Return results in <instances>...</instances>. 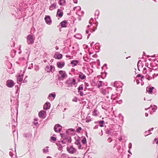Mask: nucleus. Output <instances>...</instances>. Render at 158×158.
Returning a JSON list of instances; mask_svg holds the SVG:
<instances>
[{
  "label": "nucleus",
  "instance_id": "19",
  "mask_svg": "<svg viewBox=\"0 0 158 158\" xmlns=\"http://www.w3.org/2000/svg\"><path fill=\"white\" fill-rule=\"evenodd\" d=\"M67 23L66 21H63L60 23L61 26L62 27H66V24Z\"/></svg>",
  "mask_w": 158,
  "mask_h": 158
},
{
  "label": "nucleus",
  "instance_id": "17",
  "mask_svg": "<svg viewBox=\"0 0 158 158\" xmlns=\"http://www.w3.org/2000/svg\"><path fill=\"white\" fill-rule=\"evenodd\" d=\"M79 61L78 60H74L72 61L71 62V64H73V67H74L77 65V64L79 63Z\"/></svg>",
  "mask_w": 158,
  "mask_h": 158
},
{
  "label": "nucleus",
  "instance_id": "37",
  "mask_svg": "<svg viewBox=\"0 0 158 158\" xmlns=\"http://www.w3.org/2000/svg\"><path fill=\"white\" fill-rule=\"evenodd\" d=\"M98 82H99V83L98 84L97 87L98 88H99L101 87L102 86V81H98Z\"/></svg>",
  "mask_w": 158,
  "mask_h": 158
},
{
  "label": "nucleus",
  "instance_id": "7",
  "mask_svg": "<svg viewBox=\"0 0 158 158\" xmlns=\"http://www.w3.org/2000/svg\"><path fill=\"white\" fill-rule=\"evenodd\" d=\"M6 85L8 87L12 88L14 85V82L11 80H8L6 82Z\"/></svg>",
  "mask_w": 158,
  "mask_h": 158
},
{
  "label": "nucleus",
  "instance_id": "42",
  "mask_svg": "<svg viewBox=\"0 0 158 158\" xmlns=\"http://www.w3.org/2000/svg\"><path fill=\"white\" fill-rule=\"evenodd\" d=\"M99 11L98 10H96L95 12V15H97V17H98V15H99ZM98 18V17H97V18Z\"/></svg>",
  "mask_w": 158,
  "mask_h": 158
},
{
  "label": "nucleus",
  "instance_id": "58",
  "mask_svg": "<svg viewBox=\"0 0 158 158\" xmlns=\"http://www.w3.org/2000/svg\"><path fill=\"white\" fill-rule=\"evenodd\" d=\"M19 59L20 60H25V58L24 57H22L20 58Z\"/></svg>",
  "mask_w": 158,
  "mask_h": 158
},
{
  "label": "nucleus",
  "instance_id": "56",
  "mask_svg": "<svg viewBox=\"0 0 158 158\" xmlns=\"http://www.w3.org/2000/svg\"><path fill=\"white\" fill-rule=\"evenodd\" d=\"M112 140L111 138H109L108 139V141L110 143L112 141Z\"/></svg>",
  "mask_w": 158,
  "mask_h": 158
},
{
  "label": "nucleus",
  "instance_id": "59",
  "mask_svg": "<svg viewBox=\"0 0 158 158\" xmlns=\"http://www.w3.org/2000/svg\"><path fill=\"white\" fill-rule=\"evenodd\" d=\"M140 62H141V60H139L138 63V64H137L138 67V69H139V63Z\"/></svg>",
  "mask_w": 158,
  "mask_h": 158
},
{
  "label": "nucleus",
  "instance_id": "14",
  "mask_svg": "<svg viewBox=\"0 0 158 158\" xmlns=\"http://www.w3.org/2000/svg\"><path fill=\"white\" fill-rule=\"evenodd\" d=\"M57 66L58 68H62L64 66V62H58L57 63Z\"/></svg>",
  "mask_w": 158,
  "mask_h": 158
},
{
  "label": "nucleus",
  "instance_id": "36",
  "mask_svg": "<svg viewBox=\"0 0 158 158\" xmlns=\"http://www.w3.org/2000/svg\"><path fill=\"white\" fill-rule=\"evenodd\" d=\"M25 137L28 138L30 135V133H25L23 135Z\"/></svg>",
  "mask_w": 158,
  "mask_h": 158
},
{
  "label": "nucleus",
  "instance_id": "55",
  "mask_svg": "<svg viewBox=\"0 0 158 158\" xmlns=\"http://www.w3.org/2000/svg\"><path fill=\"white\" fill-rule=\"evenodd\" d=\"M79 93L80 95L81 96H83V92H82V91H80Z\"/></svg>",
  "mask_w": 158,
  "mask_h": 158
},
{
  "label": "nucleus",
  "instance_id": "16",
  "mask_svg": "<svg viewBox=\"0 0 158 158\" xmlns=\"http://www.w3.org/2000/svg\"><path fill=\"white\" fill-rule=\"evenodd\" d=\"M23 76L19 75V76L17 77V82L19 83V82H21L23 80Z\"/></svg>",
  "mask_w": 158,
  "mask_h": 158
},
{
  "label": "nucleus",
  "instance_id": "18",
  "mask_svg": "<svg viewBox=\"0 0 158 158\" xmlns=\"http://www.w3.org/2000/svg\"><path fill=\"white\" fill-rule=\"evenodd\" d=\"M56 3H54L50 6L49 7V9L51 10H53V9L56 8Z\"/></svg>",
  "mask_w": 158,
  "mask_h": 158
},
{
  "label": "nucleus",
  "instance_id": "57",
  "mask_svg": "<svg viewBox=\"0 0 158 158\" xmlns=\"http://www.w3.org/2000/svg\"><path fill=\"white\" fill-rule=\"evenodd\" d=\"M143 73L144 74H147V70H143Z\"/></svg>",
  "mask_w": 158,
  "mask_h": 158
},
{
  "label": "nucleus",
  "instance_id": "27",
  "mask_svg": "<svg viewBox=\"0 0 158 158\" xmlns=\"http://www.w3.org/2000/svg\"><path fill=\"white\" fill-rule=\"evenodd\" d=\"M104 122L103 120L98 121V123L100 124L99 126L101 127H103V124Z\"/></svg>",
  "mask_w": 158,
  "mask_h": 158
},
{
  "label": "nucleus",
  "instance_id": "13",
  "mask_svg": "<svg viewBox=\"0 0 158 158\" xmlns=\"http://www.w3.org/2000/svg\"><path fill=\"white\" fill-rule=\"evenodd\" d=\"M63 15V11L60 9H58L57 10L56 15L58 16L60 18H61L62 17Z\"/></svg>",
  "mask_w": 158,
  "mask_h": 158
},
{
  "label": "nucleus",
  "instance_id": "61",
  "mask_svg": "<svg viewBox=\"0 0 158 158\" xmlns=\"http://www.w3.org/2000/svg\"><path fill=\"white\" fill-rule=\"evenodd\" d=\"M69 131H70L72 132H73L74 131V129L73 128H70L69 129Z\"/></svg>",
  "mask_w": 158,
  "mask_h": 158
},
{
  "label": "nucleus",
  "instance_id": "44",
  "mask_svg": "<svg viewBox=\"0 0 158 158\" xmlns=\"http://www.w3.org/2000/svg\"><path fill=\"white\" fill-rule=\"evenodd\" d=\"M51 139L54 142L56 141V138L53 136L51 137Z\"/></svg>",
  "mask_w": 158,
  "mask_h": 158
},
{
  "label": "nucleus",
  "instance_id": "24",
  "mask_svg": "<svg viewBox=\"0 0 158 158\" xmlns=\"http://www.w3.org/2000/svg\"><path fill=\"white\" fill-rule=\"evenodd\" d=\"M58 142L59 143H56V145L57 146L59 147V150L60 151H63L62 150V146L61 145L60 143V142H61L60 141H58Z\"/></svg>",
  "mask_w": 158,
  "mask_h": 158
},
{
  "label": "nucleus",
  "instance_id": "62",
  "mask_svg": "<svg viewBox=\"0 0 158 158\" xmlns=\"http://www.w3.org/2000/svg\"><path fill=\"white\" fill-rule=\"evenodd\" d=\"M148 65L149 64L148 63H147L145 64V66L147 67L148 68H149V67H148Z\"/></svg>",
  "mask_w": 158,
  "mask_h": 158
},
{
  "label": "nucleus",
  "instance_id": "21",
  "mask_svg": "<svg viewBox=\"0 0 158 158\" xmlns=\"http://www.w3.org/2000/svg\"><path fill=\"white\" fill-rule=\"evenodd\" d=\"M16 51L15 50H12L10 52V56L12 58H14L15 55Z\"/></svg>",
  "mask_w": 158,
  "mask_h": 158
},
{
  "label": "nucleus",
  "instance_id": "23",
  "mask_svg": "<svg viewBox=\"0 0 158 158\" xmlns=\"http://www.w3.org/2000/svg\"><path fill=\"white\" fill-rule=\"evenodd\" d=\"M74 37L78 39H81L82 38V35L80 34H76L74 35Z\"/></svg>",
  "mask_w": 158,
  "mask_h": 158
},
{
  "label": "nucleus",
  "instance_id": "3",
  "mask_svg": "<svg viewBox=\"0 0 158 158\" xmlns=\"http://www.w3.org/2000/svg\"><path fill=\"white\" fill-rule=\"evenodd\" d=\"M65 83L68 85V87H73L75 85L76 83V81L75 79L73 78L72 80H71L70 78H69L65 82Z\"/></svg>",
  "mask_w": 158,
  "mask_h": 158
},
{
  "label": "nucleus",
  "instance_id": "41",
  "mask_svg": "<svg viewBox=\"0 0 158 158\" xmlns=\"http://www.w3.org/2000/svg\"><path fill=\"white\" fill-rule=\"evenodd\" d=\"M155 142H156V144H158V138H155L154 139L153 141V143H154Z\"/></svg>",
  "mask_w": 158,
  "mask_h": 158
},
{
  "label": "nucleus",
  "instance_id": "4",
  "mask_svg": "<svg viewBox=\"0 0 158 158\" xmlns=\"http://www.w3.org/2000/svg\"><path fill=\"white\" fill-rule=\"evenodd\" d=\"M59 73L61 75L60 76H58V78L59 81L63 80L65 77H67V75L65 71L62 70H60L59 71Z\"/></svg>",
  "mask_w": 158,
  "mask_h": 158
},
{
  "label": "nucleus",
  "instance_id": "49",
  "mask_svg": "<svg viewBox=\"0 0 158 158\" xmlns=\"http://www.w3.org/2000/svg\"><path fill=\"white\" fill-rule=\"evenodd\" d=\"M89 117H87L86 118V121H85V122L86 123H89V122H90L91 120L90 119H89Z\"/></svg>",
  "mask_w": 158,
  "mask_h": 158
},
{
  "label": "nucleus",
  "instance_id": "64",
  "mask_svg": "<svg viewBox=\"0 0 158 158\" xmlns=\"http://www.w3.org/2000/svg\"><path fill=\"white\" fill-rule=\"evenodd\" d=\"M9 154L10 156H12L13 155V153L11 152H10Z\"/></svg>",
  "mask_w": 158,
  "mask_h": 158
},
{
  "label": "nucleus",
  "instance_id": "39",
  "mask_svg": "<svg viewBox=\"0 0 158 158\" xmlns=\"http://www.w3.org/2000/svg\"><path fill=\"white\" fill-rule=\"evenodd\" d=\"M67 157H68V155L64 153L62 154L61 156V157L62 158H66Z\"/></svg>",
  "mask_w": 158,
  "mask_h": 158
},
{
  "label": "nucleus",
  "instance_id": "40",
  "mask_svg": "<svg viewBox=\"0 0 158 158\" xmlns=\"http://www.w3.org/2000/svg\"><path fill=\"white\" fill-rule=\"evenodd\" d=\"M117 97L115 96V95L114 94H112L111 96V99L115 100L117 98Z\"/></svg>",
  "mask_w": 158,
  "mask_h": 158
},
{
  "label": "nucleus",
  "instance_id": "25",
  "mask_svg": "<svg viewBox=\"0 0 158 158\" xmlns=\"http://www.w3.org/2000/svg\"><path fill=\"white\" fill-rule=\"evenodd\" d=\"M150 131L151 130H149L148 131H145L144 133V135L145 136H146L149 135L151 134L152 133H151Z\"/></svg>",
  "mask_w": 158,
  "mask_h": 158
},
{
  "label": "nucleus",
  "instance_id": "15",
  "mask_svg": "<svg viewBox=\"0 0 158 158\" xmlns=\"http://www.w3.org/2000/svg\"><path fill=\"white\" fill-rule=\"evenodd\" d=\"M154 89L153 87H147V91L148 93L151 94L152 93L153 90Z\"/></svg>",
  "mask_w": 158,
  "mask_h": 158
},
{
  "label": "nucleus",
  "instance_id": "31",
  "mask_svg": "<svg viewBox=\"0 0 158 158\" xmlns=\"http://www.w3.org/2000/svg\"><path fill=\"white\" fill-rule=\"evenodd\" d=\"M119 85V83L117 81H115L114 83V86L117 88H118Z\"/></svg>",
  "mask_w": 158,
  "mask_h": 158
},
{
  "label": "nucleus",
  "instance_id": "48",
  "mask_svg": "<svg viewBox=\"0 0 158 158\" xmlns=\"http://www.w3.org/2000/svg\"><path fill=\"white\" fill-rule=\"evenodd\" d=\"M106 133L107 134H109L110 135L111 133V132L110 130L108 129L106 130Z\"/></svg>",
  "mask_w": 158,
  "mask_h": 158
},
{
  "label": "nucleus",
  "instance_id": "34",
  "mask_svg": "<svg viewBox=\"0 0 158 158\" xmlns=\"http://www.w3.org/2000/svg\"><path fill=\"white\" fill-rule=\"evenodd\" d=\"M48 147H46L45 148L43 149V151L44 153H47L48 151Z\"/></svg>",
  "mask_w": 158,
  "mask_h": 158
},
{
  "label": "nucleus",
  "instance_id": "5",
  "mask_svg": "<svg viewBox=\"0 0 158 158\" xmlns=\"http://www.w3.org/2000/svg\"><path fill=\"white\" fill-rule=\"evenodd\" d=\"M67 150L69 153L71 154H73L76 152V149L73 148V146H70V148L67 147Z\"/></svg>",
  "mask_w": 158,
  "mask_h": 158
},
{
  "label": "nucleus",
  "instance_id": "12",
  "mask_svg": "<svg viewBox=\"0 0 158 158\" xmlns=\"http://www.w3.org/2000/svg\"><path fill=\"white\" fill-rule=\"evenodd\" d=\"M51 106V104L49 102H46L44 105L43 108L45 110H47L49 109Z\"/></svg>",
  "mask_w": 158,
  "mask_h": 158
},
{
  "label": "nucleus",
  "instance_id": "52",
  "mask_svg": "<svg viewBox=\"0 0 158 158\" xmlns=\"http://www.w3.org/2000/svg\"><path fill=\"white\" fill-rule=\"evenodd\" d=\"M137 77H141L142 79L143 78V76H141V75L140 74H138L137 75Z\"/></svg>",
  "mask_w": 158,
  "mask_h": 158
},
{
  "label": "nucleus",
  "instance_id": "29",
  "mask_svg": "<svg viewBox=\"0 0 158 158\" xmlns=\"http://www.w3.org/2000/svg\"><path fill=\"white\" fill-rule=\"evenodd\" d=\"M152 108V110H153V112H155V110L157 109V107L156 106L154 105L153 106L151 105L150 108Z\"/></svg>",
  "mask_w": 158,
  "mask_h": 158
},
{
  "label": "nucleus",
  "instance_id": "47",
  "mask_svg": "<svg viewBox=\"0 0 158 158\" xmlns=\"http://www.w3.org/2000/svg\"><path fill=\"white\" fill-rule=\"evenodd\" d=\"M82 130V128L80 127H79L77 129V132L80 133V131Z\"/></svg>",
  "mask_w": 158,
  "mask_h": 158
},
{
  "label": "nucleus",
  "instance_id": "11",
  "mask_svg": "<svg viewBox=\"0 0 158 158\" xmlns=\"http://www.w3.org/2000/svg\"><path fill=\"white\" fill-rule=\"evenodd\" d=\"M46 113V112L44 110H41L39 113L38 115L40 118H44L45 117H44L45 114Z\"/></svg>",
  "mask_w": 158,
  "mask_h": 158
},
{
  "label": "nucleus",
  "instance_id": "20",
  "mask_svg": "<svg viewBox=\"0 0 158 158\" xmlns=\"http://www.w3.org/2000/svg\"><path fill=\"white\" fill-rule=\"evenodd\" d=\"M79 78L81 80H84L86 78V76L82 73H81L79 74Z\"/></svg>",
  "mask_w": 158,
  "mask_h": 158
},
{
  "label": "nucleus",
  "instance_id": "1",
  "mask_svg": "<svg viewBox=\"0 0 158 158\" xmlns=\"http://www.w3.org/2000/svg\"><path fill=\"white\" fill-rule=\"evenodd\" d=\"M60 135L61 138L60 141L62 144L69 143L71 142V138L70 136H67L65 133H60Z\"/></svg>",
  "mask_w": 158,
  "mask_h": 158
},
{
  "label": "nucleus",
  "instance_id": "60",
  "mask_svg": "<svg viewBox=\"0 0 158 158\" xmlns=\"http://www.w3.org/2000/svg\"><path fill=\"white\" fill-rule=\"evenodd\" d=\"M31 67L30 66V67H29L28 68V69H31L32 68H33V64L31 63Z\"/></svg>",
  "mask_w": 158,
  "mask_h": 158
},
{
  "label": "nucleus",
  "instance_id": "45",
  "mask_svg": "<svg viewBox=\"0 0 158 158\" xmlns=\"http://www.w3.org/2000/svg\"><path fill=\"white\" fill-rule=\"evenodd\" d=\"M107 74V73L105 72L102 73V76L104 77H102L103 79L105 77H106Z\"/></svg>",
  "mask_w": 158,
  "mask_h": 158
},
{
  "label": "nucleus",
  "instance_id": "30",
  "mask_svg": "<svg viewBox=\"0 0 158 158\" xmlns=\"http://www.w3.org/2000/svg\"><path fill=\"white\" fill-rule=\"evenodd\" d=\"M95 48L96 49H99L100 48V46L99 45V44L98 43H96L95 44Z\"/></svg>",
  "mask_w": 158,
  "mask_h": 158
},
{
  "label": "nucleus",
  "instance_id": "32",
  "mask_svg": "<svg viewBox=\"0 0 158 158\" xmlns=\"http://www.w3.org/2000/svg\"><path fill=\"white\" fill-rule=\"evenodd\" d=\"M59 4L60 6L63 5V4H64L65 3V0H59Z\"/></svg>",
  "mask_w": 158,
  "mask_h": 158
},
{
  "label": "nucleus",
  "instance_id": "43",
  "mask_svg": "<svg viewBox=\"0 0 158 158\" xmlns=\"http://www.w3.org/2000/svg\"><path fill=\"white\" fill-rule=\"evenodd\" d=\"M53 67H54V66H52V65L50 67L49 70V71H48V70L47 71V72H48V73H49L50 72H52V69H53Z\"/></svg>",
  "mask_w": 158,
  "mask_h": 158
},
{
  "label": "nucleus",
  "instance_id": "22",
  "mask_svg": "<svg viewBox=\"0 0 158 158\" xmlns=\"http://www.w3.org/2000/svg\"><path fill=\"white\" fill-rule=\"evenodd\" d=\"M56 96V95L55 93H51L49 94L48 98L50 99V98L52 97L54 99L55 98Z\"/></svg>",
  "mask_w": 158,
  "mask_h": 158
},
{
  "label": "nucleus",
  "instance_id": "2",
  "mask_svg": "<svg viewBox=\"0 0 158 158\" xmlns=\"http://www.w3.org/2000/svg\"><path fill=\"white\" fill-rule=\"evenodd\" d=\"M27 42L28 44H33L35 39V35H29L27 36Z\"/></svg>",
  "mask_w": 158,
  "mask_h": 158
},
{
  "label": "nucleus",
  "instance_id": "8",
  "mask_svg": "<svg viewBox=\"0 0 158 158\" xmlns=\"http://www.w3.org/2000/svg\"><path fill=\"white\" fill-rule=\"evenodd\" d=\"M44 20L47 24L49 25L51 24L52 21L50 16L46 15L44 18Z\"/></svg>",
  "mask_w": 158,
  "mask_h": 158
},
{
  "label": "nucleus",
  "instance_id": "63",
  "mask_svg": "<svg viewBox=\"0 0 158 158\" xmlns=\"http://www.w3.org/2000/svg\"><path fill=\"white\" fill-rule=\"evenodd\" d=\"M73 2L75 3H77L78 2L77 0H73Z\"/></svg>",
  "mask_w": 158,
  "mask_h": 158
},
{
  "label": "nucleus",
  "instance_id": "50",
  "mask_svg": "<svg viewBox=\"0 0 158 158\" xmlns=\"http://www.w3.org/2000/svg\"><path fill=\"white\" fill-rule=\"evenodd\" d=\"M146 79L148 80H150L152 79V77H151L149 75H148L146 77Z\"/></svg>",
  "mask_w": 158,
  "mask_h": 158
},
{
  "label": "nucleus",
  "instance_id": "35",
  "mask_svg": "<svg viewBox=\"0 0 158 158\" xmlns=\"http://www.w3.org/2000/svg\"><path fill=\"white\" fill-rule=\"evenodd\" d=\"M97 110L96 109H94L93 112V115L97 116L98 115L97 114Z\"/></svg>",
  "mask_w": 158,
  "mask_h": 158
},
{
  "label": "nucleus",
  "instance_id": "46",
  "mask_svg": "<svg viewBox=\"0 0 158 158\" xmlns=\"http://www.w3.org/2000/svg\"><path fill=\"white\" fill-rule=\"evenodd\" d=\"M73 101L77 102L78 101V98L76 97H75L72 100Z\"/></svg>",
  "mask_w": 158,
  "mask_h": 158
},
{
  "label": "nucleus",
  "instance_id": "53",
  "mask_svg": "<svg viewBox=\"0 0 158 158\" xmlns=\"http://www.w3.org/2000/svg\"><path fill=\"white\" fill-rule=\"evenodd\" d=\"M132 146V143H129V149H130L131 148Z\"/></svg>",
  "mask_w": 158,
  "mask_h": 158
},
{
  "label": "nucleus",
  "instance_id": "6",
  "mask_svg": "<svg viewBox=\"0 0 158 158\" xmlns=\"http://www.w3.org/2000/svg\"><path fill=\"white\" fill-rule=\"evenodd\" d=\"M62 127L59 124H56L54 127V131L56 132H60L62 129Z\"/></svg>",
  "mask_w": 158,
  "mask_h": 158
},
{
  "label": "nucleus",
  "instance_id": "38",
  "mask_svg": "<svg viewBox=\"0 0 158 158\" xmlns=\"http://www.w3.org/2000/svg\"><path fill=\"white\" fill-rule=\"evenodd\" d=\"M15 88H16V93H17L18 91L19 92V89L20 88V86H19L18 85H16L15 86Z\"/></svg>",
  "mask_w": 158,
  "mask_h": 158
},
{
  "label": "nucleus",
  "instance_id": "33",
  "mask_svg": "<svg viewBox=\"0 0 158 158\" xmlns=\"http://www.w3.org/2000/svg\"><path fill=\"white\" fill-rule=\"evenodd\" d=\"M34 70L35 71H37L39 70L40 68L39 65H35L34 66Z\"/></svg>",
  "mask_w": 158,
  "mask_h": 158
},
{
  "label": "nucleus",
  "instance_id": "9",
  "mask_svg": "<svg viewBox=\"0 0 158 158\" xmlns=\"http://www.w3.org/2000/svg\"><path fill=\"white\" fill-rule=\"evenodd\" d=\"M75 144L77 145H79L78 147V148L80 149L81 147V145L80 142V137L79 136H78L77 138L76 139V137H75Z\"/></svg>",
  "mask_w": 158,
  "mask_h": 158
},
{
  "label": "nucleus",
  "instance_id": "51",
  "mask_svg": "<svg viewBox=\"0 0 158 158\" xmlns=\"http://www.w3.org/2000/svg\"><path fill=\"white\" fill-rule=\"evenodd\" d=\"M75 8H77V10H81V7L80 6H78L74 7V10H75Z\"/></svg>",
  "mask_w": 158,
  "mask_h": 158
},
{
  "label": "nucleus",
  "instance_id": "10",
  "mask_svg": "<svg viewBox=\"0 0 158 158\" xmlns=\"http://www.w3.org/2000/svg\"><path fill=\"white\" fill-rule=\"evenodd\" d=\"M62 57V55L58 52H56L54 55V57L57 59H61Z\"/></svg>",
  "mask_w": 158,
  "mask_h": 158
},
{
  "label": "nucleus",
  "instance_id": "54",
  "mask_svg": "<svg viewBox=\"0 0 158 158\" xmlns=\"http://www.w3.org/2000/svg\"><path fill=\"white\" fill-rule=\"evenodd\" d=\"M98 125H96L93 128V129H96L98 128Z\"/></svg>",
  "mask_w": 158,
  "mask_h": 158
},
{
  "label": "nucleus",
  "instance_id": "26",
  "mask_svg": "<svg viewBox=\"0 0 158 158\" xmlns=\"http://www.w3.org/2000/svg\"><path fill=\"white\" fill-rule=\"evenodd\" d=\"M81 142L83 144H85L86 143V139L85 136H83V139L81 140Z\"/></svg>",
  "mask_w": 158,
  "mask_h": 158
},
{
  "label": "nucleus",
  "instance_id": "28",
  "mask_svg": "<svg viewBox=\"0 0 158 158\" xmlns=\"http://www.w3.org/2000/svg\"><path fill=\"white\" fill-rule=\"evenodd\" d=\"M83 85H81L78 88V91L79 92L81 90H82L83 89Z\"/></svg>",
  "mask_w": 158,
  "mask_h": 158
}]
</instances>
